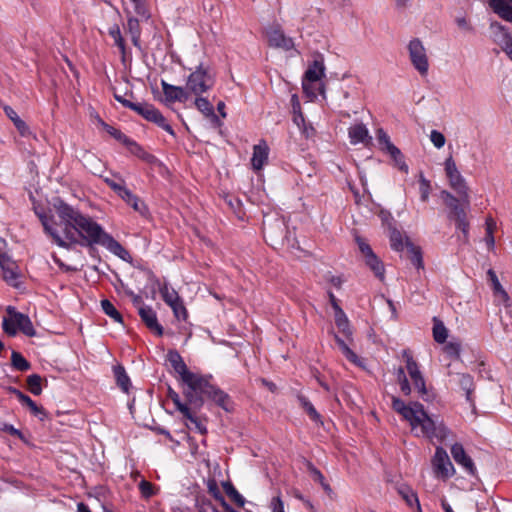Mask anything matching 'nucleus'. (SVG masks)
<instances>
[{"instance_id":"3c124183","label":"nucleus","mask_w":512,"mask_h":512,"mask_svg":"<svg viewBox=\"0 0 512 512\" xmlns=\"http://www.w3.org/2000/svg\"><path fill=\"white\" fill-rule=\"evenodd\" d=\"M194 104L196 108L204 115L208 116L209 114H212L214 111L213 105L210 103V101L207 98L196 96Z\"/></svg>"},{"instance_id":"052dcab7","label":"nucleus","mask_w":512,"mask_h":512,"mask_svg":"<svg viewBox=\"0 0 512 512\" xmlns=\"http://www.w3.org/2000/svg\"><path fill=\"white\" fill-rule=\"evenodd\" d=\"M169 307L172 309L174 316L178 320H186V318L188 316V312L183 304L182 299H180L177 303L173 304V306H169Z\"/></svg>"},{"instance_id":"a19ab883","label":"nucleus","mask_w":512,"mask_h":512,"mask_svg":"<svg viewBox=\"0 0 512 512\" xmlns=\"http://www.w3.org/2000/svg\"><path fill=\"white\" fill-rule=\"evenodd\" d=\"M11 365L15 370L21 372L28 371L31 368L30 362L17 351L11 353Z\"/></svg>"},{"instance_id":"5701e85b","label":"nucleus","mask_w":512,"mask_h":512,"mask_svg":"<svg viewBox=\"0 0 512 512\" xmlns=\"http://www.w3.org/2000/svg\"><path fill=\"white\" fill-rule=\"evenodd\" d=\"M124 29L130 35L133 45L141 50V27L139 19L133 16H129L127 18V23Z\"/></svg>"},{"instance_id":"c85d7f7f","label":"nucleus","mask_w":512,"mask_h":512,"mask_svg":"<svg viewBox=\"0 0 512 512\" xmlns=\"http://www.w3.org/2000/svg\"><path fill=\"white\" fill-rule=\"evenodd\" d=\"M297 399L300 403V406L304 409V411L307 413V415L313 422L321 424L323 423L321 415L318 413L314 405L306 396L298 394Z\"/></svg>"},{"instance_id":"09e8293b","label":"nucleus","mask_w":512,"mask_h":512,"mask_svg":"<svg viewBox=\"0 0 512 512\" xmlns=\"http://www.w3.org/2000/svg\"><path fill=\"white\" fill-rule=\"evenodd\" d=\"M413 384L415 389L418 391L419 396L424 401H431L433 399L434 395L427 389L424 377L418 378V380L413 381Z\"/></svg>"},{"instance_id":"e2e57ef3","label":"nucleus","mask_w":512,"mask_h":512,"mask_svg":"<svg viewBox=\"0 0 512 512\" xmlns=\"http://www.w3.org/2000/svg\"><path fill=\"white\" fill-rule=\"evenodd\" d=\"M139 490L141 495L146 499L152 497L156 493L153 484L146 480H142L139 483Z\"/></svg>"},{"instance_id":"5fc2aeb1","label":"nucleus","mask_w":512,"mask_h":512,"mask_svg":"<svg viewBox=\"0 0 512 512\" xmlns=\"http://www.w3.org/2000/svg\"><path fill=\"white\" fill-rule=\"evenodd\" d=\"M208 492L213 496V498L221 505L226 500L222 495L219 486L215 479H209L207 482Z\"/></svg>"},{"instance_id":"f257e3e1","label":"nucleus","mask_w":512,"mask_h":512,"mask_svg":"<svg viewBox=\"0 0 512 512\" xmlns=\"http://www.w3.org/2000/svg\"><path fill=\"white\" fill-rule=\"evenodd\" d=\"M53 206L58 221L45 212L36 211V214L44 232L51 237L56 245L69 250L73 245L78 244L88 247L89 254L95 250V245H102L124 261L131 258L129 252L92 218L82 214L61 199L55 201Z\"/></svg>"},{"instance_id":"dca6fc26","label":"nucleus","mask_w":512,"mask_h":512,"mask_svg":"<svg viewBox=\"0 0 512 512\" xmlns=\"http://www.w3.org/2000/svg\"><path fill=\"white\" fill-rule=\"evenodd\" d=\"M150 280L159 288L162 299L168 306H173V304L181 299L174 288L170 287L167 282L161 283L153 273L150 276Z\"/></svg>"},{"instance_id":"a211bd4d","label":"nucleus","mask_w":512,"mask_h":512,"mask_svg":"<svg viewBox=\"0 0 512 512\" xmlns=\"http://www.w3.org/2000/svg\"><path fill=\"white\" fill-rule=\"evenodd\" d=\"M269 147L264 140L253 147V154L251 158V165L254 170H261L268 160Z\"/></svg>"},{"instance_id":"ea45409f","label":"nucleus","mask_w":512,"mask_h":512,"mask_svg":"<svg viewBox=\"0 0 512 512\" xmlns=\"http://www.w3.org/2000/svg\"><path fill=\"white\" fill-rule=\"evenodd\" d=\"M308 469H309V472H310V474L312 476V479L315 482H318L328 495H331L332 492H333L332 488L326 482L325 477L322 474V472L319 469H317L312 463L308 464Z\"/></svg>"},{"instance_id":"2f4dec72","label":"nucleus","mask_w":512,"mask_h":512,"mask_svg":"<svg viewBox=\"0 0 512 512\" xmlns=\"http://www.w3.org/2000/svg\"><path fill=\"white\" fill-rule=\"evenodd\" d=\"M365 264L371 269L374 275L380 280L384 279L385 268L383 262L379 259L376 254L370 255L365 258Z\"/></svg>"},{"instance_id":"39448f33","label":"nucleus","mask_w":512,"mask_h":512,"mask_svg":"<svg viewBox=\"0 0 512 512\" xmlns=\"http://www.w3.org/2000/svg\"><path fill=\"white\" fill-rule=\"evenodd\" d=\"M215 84V74L210 66L200 63L187 78V89L195 96H200Z\"/></svg>"},{"instance_id":"4be33fe9","label":"nucleus","mask_w":512,"mask_h":512,"mask_svg":"<svg viewBox=\"0 0 512 512\" xmlns=\"http://www.w3.org/2000/svg\"><path fill=\"white\" fill-rule=\"evenodd\" d=\"M348 136L352 145L371 140L367 127L363 123L355 124L348 129Z\"/></svg>"},{"instance_id":"c03bdc74","label":"nucleus","mask_w":512,"mask_h":512,"mask_svg":"<svg viewBox=\"0 0 512 512\" xmlns=\"http://www.w3.org/2000/svg\"><path fill=\"white\" fill-rule=\"evenodd\" d=\"M28 390L35 396L42 393V377L39 374H31L26 379Z\"/></svg>"},{"instance_id":"aec40b11","label":"nucleus","mask_w":512,"mask_h":512,"mask_svg":"<svg viewBox=\"0 0 512 512\" xmlns=\"http://www.w3.org/2000/svg\"><path fill=\"white\" fill-rule=\"evenodd\" d=\"M492 11L507 22H512V0H488Z\"/></svg>"},{"instance_id":"b1692460","label":"nucleus","mask_w":512,"mask_h":512,"mask_svg":"<svg viewBox=\"0 0 512 512\" xmlns=\"http://www.w3.org/2000/svg\"><path fill=\"white\" fill-rule=\"evenodd\" d=\"M113 374L116 380L117 386L125 393L129 392L131 387V380L128 376L125 368L121 364L113 366Z\"/></svg>"},{"instance_id":"8fccbe9b","label":"nucleus","mask_w":512,"mask_h":512,"mask_svg":"<svg viewBox=\"0 0 512 512\" xmlns=\"http://www.w3.org/2000/svg\"><path fill=\"white\" fill-rule=\"evenodd\" d=\"M419 191L421 201L427 202L431 191V184L422 172L419 173Z\"/></svg>"},{"instance_id":"473e14b6","label":"nucleus","mask_w":512,"mask_h":512,"mask_svg":"<svg viewBox=\"0 0 512 512\" xmlns=\"http://www.w3.org/2000/svg\"><path fill=\"white\" fill-rule=\"evenodd\" d=\"M182 416L184 419L189 421V423H186V427L188 429L198 432L201 435H205L207 433L205 424L192 413L191 409L188 410V414H183Z\"/></svg>"},{"instance_id":"9b49d317","label":"nucleus","mask_w":512,"mask_h":512,"mask_svg":"<svg viewBox=\"0 0 512 512\" xmlns=\"http://www.w3.org/2000/svg\"><path fill=\"white\" fill-rule=\"evenodd\" d=\"M451 455L454 461L463 467V469L471 476L476 474V467L470 456L467 455L462 444L455 443L451 447Z\"/></svg>"},{"instance_id":"412c9836","label":"nucleus","mask_w":512,"mask_h":512,"mask_svg":"<svg viewBox=\"0 0 512 512\" xmlns=\"http://www.w3.org/2000/svg\"><path fill=\"white\" fill-rule=\"evenodd\" d=\"M397 491L410 508H415L417 512H422L418 495L410 486L401 484L398 486Z\"/></svg>"},{"instance_id":"603ef678","label":"nucleus","mask_w":512,"mask_h":512,"mask_svg":"<svg viewBox=\"0 0 512 512\" xmlns=\"http://www.w3.org/2000/svg\"><path fill=\"white\" fill-rule=\"evenodd\" d=\"M196 508L198 512H219L212 502L205 496L196 497Z\"/></svg>"},{"instance_id":"423d86ee","label":"nucleus","mask_w":512,"mask_h":512,"mask_svg":"<svg viewBox=\"0 0 512 512\" xmlns=\"http://www.w3.org/2000/svg\"><path fill=\"white\" fill-rule=\"evenodd\" d=\"M167 360L174 371L180 375L183 383L187 385V387H195L197 381L202 377L188 370L186 363L177 350H169Z\"/></svg>"},{"instance_id":"79ce46f5","label":"nucleus","mask_w":512,"mask_h":512,"mask_svg":"<svg viewBox=\"0 0 512 512\" xmlns=\"http://www.w3.org/2000/svg\"><path fill=\"white\" fill-rule=\"evenodd\" d=\"M202 395L200 390H194L192 387H188V390L185 392L187 403L197 409H200L204 404Z\"/></svg>"},{"instance_id":"bf43d9fd","label":"nucleus","mask_w":512,"mask_h":512,"mask_svg":"<svg viewBox=\"0 0 512 512\" xmlns=\"http://www.w3.org/2000/svg\"><path fill=\"white\" fill-rule=\"evenodd\" d=\"M496 300L499 303H502L505 308L507 309V313L512 315V309H511V301L508 293L505 291L504 288L498 290L494 293Z\"/></svg>"},{"instance_id":"ddd939ff","label":"nucleus","mask_w":512,"mask_h":512,"mask_svg":"<svg viewBox=\"0 0 512 512\" xmlns=\"http://www.w3.org/2000/svg\"><path fill=\"white\" fill-rule=\"evenodd\" d=\"M138 313L141 317V320L150 331L155 333L157 336H162L164 334L163 326L159 324L156 312L152 307L141 306L138 310Z\"/></svg>"},{"instance_id":"774afa93","label":"nucleus","mask_w":512,"mask_h":512,"mask_svg":"<svg viewBox=\"0 0 512 512\" xmlns=\"http://www.w3.org/2000/svg\"><path fill=\"white\" fill-rule=\"evenodd\" d=\"M270 508L272 512H285L280 492L271 499Z\"/></svg>"},{"instance_id":"c9c22d12","label":"nucleus","mask_w":512,"mask_h":512,"mask_svg":"<svg viewBox=\"0 0 512 512\" xmlns=\"http://www.w3.org/2000/svg\"><path fill=\"white\" fill-rule=\"evenodd\" d=\"M389 238H390V245L391 248L396 252H402L404 250V247L406 246V243L403 242V237L401 232L396 229L395 227H392L389 225Z\"/></svg>"},{"instance_id":"680f3d73","label":"nucleus","mask_w":512,"mask_h":512,"mask_svg":"<svg viewBox=\"0 0 512 512\" xmlns=\"http://www.w3.org/2000/svg\"><path fill=\"white\" fill-rule=\"evenodd\" d=\"M444 351L449 357L459 359L461 353V345L458 342H448L444 346Z\"/></svg>"},{"instance_id":"f03ea898","label":"nucleus","mask_w":512,"mask_h":512,"mask_svg":"<svg viewBox=\"0 0 512 512\" xmlns=\"http://www.w3.org/2000/svg\"><path fill=\"white\" fill-rule=\"evenodd\" d=\"M392 408L409 422L417 437L444 441L450 433L443 421L430 417L420 402L406 404L402 399L392 396Z\"/></svg>"},{"instance_id":"6e6552de","label":"nucleus","mask_w":512,"mask_h":512,"mask_svg":"<svg viewBox=\"0 0 512 512\" xmlns=\"http://www.w3.org/2000/svg\"><path fill=\"white\" fill-rule=\"evenodd\" d=\"M432 468L434 474L443 479L452 477L455 473L454 466L444 448L441 446L436 447L434 456L432 458Z\"/></svg>"},{"instance_id":"4468645a","label":"nucleus","mask_w":512,"mask_h":512,"mask_svg":"<svg viewBox=\"0 0 512 512\" xmlns=\"http://www.w3.org/2000/svg\"><path fill=\"white\" fill-rule=\"evenodd\" d=\"M490 29L492 31L493 41L500 46L503 51L509 46H512V35L507 27L499 22H492Z\"/></svg>"},{"instance_id":"13d9d810","label":"nucleus","mask_w":512,"mask_h":512,"mask_svg":"<svg viewBox=\"0 0 512 512\" xmlns=\"http://www.w3.org/2000/svg\"><path fill=\"white\" fill-rule=\"evenodd\" d=\"M8 314L10 317L3 319V323H2L3 330L7 335L15 336L17 334L18 329H17L16 323L14 322L13 312L8 313Z\"/></svg>"},{"instance_id":"1a4fd4ad","label":"nucleus","mask_w":512,"mask_h":512,"mask_svg":"<svg viewBox=\"0 0 512 512\" xmlns=\"http://www.w3.org/2000/svg\"><path fill=\"white\" fill-rule=\"evenodd\" d=\"M440 195L444 204L449 209L448 218L450 220H456L467 215L466 210L469 208L470 204L467 206L460 197L456 198L446 190H442Z\"/></svg>"},{"instance_id":"338daca9","label":"nucleus","mask_w":512,"mask_h":512,"mask_svg":"<svg viewBox=\"0 0 512 512\" xmlns=\"http://www.w3.org/2000/svg\"><path fill=\"white\" fill-rule=\"evenodd\" d=\"M430 140L437 149L442 148L446 142L445 136L438 130L431 131Z\"/></svg>"},{"instance_id":"2eb2a0df","label":"nucleus","mask_w":512,"mask_h":512,"mask_svg":"<svg viewBox=\"0 0 512 512\" xmlns=\"http://www.w3.org/2000/svg\"><path fill=\"white\" fill-rule=\"evenodd\" d=\"M161 86L167 102H185L189 98V91L181 86L169 84L164 80L161 81Z\"/></svg>"},{"instance_id":"6ab92c4d","label":"nucleus","mask_w":512,"mask_h":512,"mask_svg":"<svg viewBox=\"0 0 512 512\" xmlns=\"http://www.w3.org/2000/svg\"><path fill=\"white\" fill-rule=\"evenodd\" d=\"M451 188L459 195L461 200L468 206L470 203L468 186L460 172L448 177Z\"/></svg>"},{"instance_id":"9d476101","label":"nucleus","mask_w":512,"mask_h":512,"mask_svg":"<svg viewBox=\"0 0 512 512\" xmlns=\"http://www.w3.org/2000/svg\"><path fill=\"white\" fill-rule=\"evenodd\" d=\"M325 76V65H324V58L322 54H317L315 59L312 61V63L309 64L307 70L304 74V80H303V89L304 91H307L308 85L306 82H317L321 80L322 77Z\"/></svg>"},{"instance_id":"69168bd1","label":"nucleus","mask_w":512,"mask_h":512,"mask_svg":"<svg viewBox=\"0 0 512 512\" xmlns=\"http://www.w3.org/2000/svg\"><path fill=\"white\" fill-rule=\"evenodd\" d=\"M388 154L394 160L395 165L398 167L399 170H401L404 173H408L409 167L406 164V162L404 160V155L402 154V152L400 150H399V154H393V153H388Z\"/></svg>"},{"instance_id":"58836bf2","label":"nucleus","mask_w":512,"mask_h":512,"mask_svg":"<svg viewBox=\"0 0 512 512\" xmlns=\"http://www.w3.org/2000/svg\"><path fill=\"white\" fill-rule=\"evenodd\" d=\"M21 404L29 407L31 413L38 417L40 421H44L46 418H48V412L42 406H38L37 403L28 395Z\"/></svg>"},{"instance_id":"a18cd8bd","label":"nucleus","mask_w":512,"mask_h":512,"mask_svg":"<svg viewBox=\"0 0 512 512\" xmlns=\"http://www.w3.org/2000/svg\"><path fill=\"white\" fill-rule=\"evenodd\" d=\"M291 105L293 112V122L297 127H301V124H304L305 117L301 111V105L297 95H292L291 97Z\"/></svg>"},{"instance_id":"6e6d98bb","label":"nucleus","mask_w":512,"mask_h":512,"mask_svg":"<svg viewBox=\"0 0 512 512\" xmlns=\"http://www.w3.org/2000/svg\"><path fill=\"white\" fill-rule=\"evenodd\" d=\"M151 122L156 124L158 127L162 128L166 132H168L171 136H173V137L176 136L174 129L166 121L165 117L162 115V113L159 110L156 113V115L154 116V120H152Z\"/></svg>"},{"instance_id":"864d4df0","label":"nucleus","mask_w":512,"mask_h":512,"mask_svg":"<svg viewBox=\"0 0 512 512\" xmlns=\"http://www.w3.org/2000/svg\"><path fill=\"white\" fill-rule=\"evenodd\" d=\"M168 397L169 399L172 400V402L174 403L177 411H179L182 415L183 414H188V410L190 409L188 404L187 403H183L180 399V396L178 395V393H176L174 390H172L171 388H169V391H168Z\"/></svg>"},{"instance_id":"0e129e2a","label":"nucleus","mask_w":512,"mask_h":512,"mask_svg":"<svg viewBox=\"0 0 512 512\" xmlns=\"http://www.w3.org/2000/svg\"><path fill=\"white\" fill-rule=\"evenodd\" d=\"M403 358L406 362V367L404 369L407 370L408 374L416 372L419 370L417 362L414 360L413 356L407 351H403Z\"/></svg>"},{"instance_id":"20e7f679","label":"nucleus","mask_w":512,"mask_h":512,"mask_svg":"<svg viewBox=\"0 0 512 512\" xmlns=\"http://www.w3.org/2000/svg\"><path fill=\"white\" fill-rule=\"evenodd\" d=\"M212 379L211 375L202 376L196 383L194 390H200L207 399L215 403L218 407L222 408L226 412H232L234 410V402L232 398L223 391L217 385L210 382Z\"/></svg>"},{"instance_id":"4d7b16f0","label":"nucleus","mask_w":512,"mask_h":512,"mask_svg":"<svg viewBox=\"0 0 512 512\" xmlns=\"http://www.w3.org/2000/svg\"><path fill=\"white\" fill-rule=\"evenodd\" d=\"M455 221L456 228L462 232L463 242L467 243L469 240V228L470 224L467 220V215L464 217L458 218Z\"/></svg>"},{"instance_id":"f704fd0d","label":"nucleus","mask_w":512,"mask_h":512,"mask_svg":"<svg viewBox=\"0 0 512 512\" xmlns=\"http://www.w3.org/2000/svg\"><path fill=\"white\" fill-rule=\"evenodd\" d=\"M433 338L435 342L444 344L448 338V330L438 318H433Z\"/></svg>"},{"instance_id":"0eeeda50","label":"nucleus","mask_w":512,"mask_h":512,"mask_svg":"<svg viewBox=\"0 0 512 512\" xmlns=\"http://www.w3.org/2000/svg\"><path fill=\"white\" fill-rule=\"evenodd\" d=\"M408 52L413 67L420 73V75H427L429 61L422 41L418 38L412 39L408 44Z\"/></svg>"},{"instance_id":"f3484780","label":"nucleus","mask_w":512,"mask_h":512,"mask_svg":"<svg viewBox=\"0 0 512 512\" xmlns=\"http://www.w3.org/2000/svg\"><path fill=\"white\" fill-rule=\"evenodd\" d=\"M7 312H13L14 322L16 323L17 329L19 331L29 337H33L36 334V331L28 315L16 311L12 306H8Z\"/></svg>"},{"instance_id":"cd10ccee","label":"nucleus","mask_w":512,"mask_h":512,"mask_svg":"<svg viewBox=\"0 0 512 512\" xmlns=\"http://www.w3.org/2000/svg\"><path fill=\"white\" fill-rule=\"evenodd\" d=\"M127 149L132 153L133 155L137 156L141 160H144L148 163H152L155 160V156L146 152L144 148L138 144L133 139L129 138L128 141L125 143Z\"/></svg>"},{"instance_id":"37998d69","label":"nucleus","mask_w":512,"mask_h":512,"mask_svg":"<svg viewBox=\"0 0 512 512\" xmlns=\"http://www.w3.org/2000/svg\"><path fill=\"white\" fill-rule=\"evenodd\" d=\"M101 307L103 312L115 322L123 323V317L121 313L115 308L111 301L108 299H103L101 301Z\"/></svg>"},{"instance_id":"393cba45","label":"nucleus","mask_w":512,"mask_h":512,"mask_svg":"<svg viewBox=\"0 0 512 512\" xmlns=\"http://www.w3.org/2000/svg\"><path fill=\"white\" fill-rule=\"evenodd\" d=\"M3 110L5 115L13 122L21 136H27L30 133L28 125L18 116L12 107L4 105Z\"/></svg>"},{"instance_id":"4c0bfd02","label":"nucleus","mask_w":512,"mask_h":512,"mask_svg":"<svg viewBox=\"0 0 512 512\" xmlns=\"http://www.w3.org/2000/svg\"><path fill=\"white\" fill-rule=\"evenodd\" d=\"M223 489L227 496L231 498L232 501L235 502V504L239 507H243L245 504L244 497L237 491V489L234 487V485L229 482L225 481L222 483Z\"/></svg>"},{"instance_id":"7c9ffc66","label":"nucleus","mask_w":512,"mask_h":512,"mask_svg":"<svg viewBox=\"0 0 512 512\" xmlns=\"http://www.w3.org/2000/svg\"><path fill=\"white\" fill-rule=\"evenodd\" d=\"M406 248L412 265L417 269H423L424 263L421 249L415 246L409 239L406 240Z\"/></svg>"},{"instance_id":"a878e982","label":"nucleus","mask_w":512,"mask_h":512,"mask_svg":"<svg viewBox=\"0 0 512 512\" xmlns=\"http://www.w3.org/2000/svg\"><path fill=\"white\" fill-rule=\"evenodd\" d=\"M457 377L458 384L460 385L461 389L465 392L466 400L473 405L472 394L475 389L473 377L468 373H458Z\"/></svg>"},{"instance_id":"f8f14e48","label":"nucleus","mask_w":512,"mask_h":512,"mask_svg":"<svg viewBox=\"0 0 512 512\" xmlns=\"http://www.w3.org/2000/svg\"><path fill=\"white\" fill-rule=\"evenodd\" d=\"M267 36L271 47L281 48L285 51H289L294 48L293 39L286 36L283 30L279 27L270 29L267 32Z\"/></svg>"},{"instance_id":"bb28decb","label":"nucleus","mask_w":512,"mask_h":512,"mask_svg":"<svg viewBox=\"0 0 512 512\" xmlns=\"http://www.w3.org/2000/svg\"><path fill=\"white\" fill-rule=\"evenodd\" d=\"M376 138L379 144V147L382 151H386L387 153L399 154V148H397L390 140L389 135L383 128H378L376 130Z\"/></svg>"},{"instance_id":"e433bc0d","label":"nucleus","mask_w":512,"mask_h":512,"mask_svg":"<svg viewBox=\"0 0 512 512\" xmlns=\"http://www.w3.org/2000/svg\"><path fill=\"white\" fill-rule=\"evenodd\" d=\"M335 342L337 343L339 349L341 350L342 354L353 364H359L360 360L357 354L352 351L349 346L346 344V342L339 337L338 335L334 336Z\"/></svg>"},{"instance_id":"49530a36","label":"nucleus","mask_w":512,"mask_h":512,"mask_svg":"<svg viewBox=\"0 0 512 512\" xmlns=\"http://www.w3.org/2000/svg\"><path fill=\"white\" fill-rule=\"evenodd\" d=\"M16 269V264H13L11 266H5L4 268H2L3 279L13 287H18L17 280L19 278V274L16 271Z\"/></svg>"},{"instance_id":"72a5a7b5","label":"nucleus","mask_w":512,"mask_h":512,"mask_svg":"<svg viewBox=\"0 0 512 512\" xmlns=\"http://www.w3.org/2000/svg\"><path fill=\"white\" fill-rule=\"evenodd\" d=\"M334 317L335 324L338 329L343 333L345 337L350 338L352 336V329L350 327L349 319L343 309H339L338 312L334 313Z\"/></svg>"},{"instance_id":"de8ad7c7","label":"nucleus","mask_w":512,"mask_h":512,"mask_svg":"<svg viewBox=\"0 0 512 512\" xmlns=\"http://www.w3.org/2000/svg\"><path fill=\"white\" fill-rule=\"evenodd\" d=\"M99 123L101 124V126L105 129V131L110 136H112L117 141L121 142L123 145H125V143L128 141L129 137L127 135H125L123 132H121L120 130L114 128L113 126H111V125H109L107 123H105L101 119H99Z\"/></svg>"},{"instance_id":"7ed1b4c3","label":"nucleus","mask_w":512,"mask_h":512,"mask_svg":"<svg viewBox=\"0 0 512 512\" xmlns=\"http://www.w3.org/2000/svg\"><path fill=\"white\" fill-rule=\"evenodd\" d=\"M114 176L117 177L119 181L105 177L104 182L106 185L135 212L139 213L142 217L147 218L150 215V212L146 203L126 187L125 181L119 175Z\"/></svg>"},{"instance_id":"c756f323","label":"nucleus","mask_w":512,"mask_h":512,"mask_svg":"<svg viewBox=\"0 0 512 512\" xmlns=\"http://www.w3.org/2000/svg\"><path fill=\"white\" fill-rule=\"evenodd\" d=\"M132 111L142 116L145 120L151 122L154 120V116L158 112V109L154 105L149 103H134Z\"/></svg>"}]
</instances>
